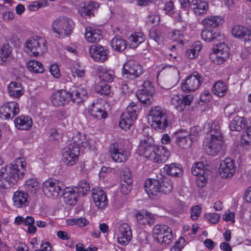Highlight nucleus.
I'll return each mask as SVG.
<instances>
[{
    "label": "nucleus",
    "mask_w": 251,
    "mask_h": 251,
    "mask_svg": "<svg viewBox=\"0 0 251 251\" xmlns=\"http://www.w3.org/2000/svg\"><path fill=\"white\" fill-rule=\"evenodd\" d=\"M26 162L21 158L0 171V187L6 189L15 184L22 178L25 174Z\"/></svg>",
    "instance_id": "nucleus-1"
},
{
    "label": "nucleus",
    "mask_w": 251,
    "mask_h": 251,
    "mask_svg": "<svg viewBox=\"0 0 251 251\" xmlns=\"http://www.w3.org/2000/svg\"><path fill=\"white\" fill-rule=\"evenodd\" d=\"M74 28V23L72 20L66 17L60 16L56 18L52 23V31L56 34L55 36L63 38L71 35Z\"/></svg>",
    "instance_id": "nucleus-2"
},
{
    "label": "nucleus",
    "mask_w": 251,
    "mask_h": 251,
    "mask_svg": "<svg viewBox=\"0 0 251 251\" xmlns=\"http://www.w3.org/2000/svg\"><path fill=\"white\" fill-rule=\"evenodd\" d=\"M141 108V105L138 103H130L126 108V111L121 115L119 124L120 127L125 130L129 129L137 119V115Z\"/></svg>",
    "instance_id": "nucleus-3"
},
{
    "label": "nucleus",
    "mask_w": 251,
    "mask_h": 251,
    "mask_svg": "<svg viewBox=\"0 0 251 251\" xmlns=\"http://www.w3.org/2000/svg\"><path fill=\"white\" fill-rule=\"evenodd\" d=\"M148 120L155 129L164 131L168 126L165 113L160 107L155 106L151 109Z\"/></svg>",
    "instance_id": "nucleus-4"
},
{
    "label": "nucleus",
    "mask_w": 251,
    "mask_h": 251,
    "mask_svg": "<svg viewBox=\"0 0 251 251\" xmlns=\"http://www.w3.org/2000/svg\"><path fill=\"white\" fill-rule=\"evenodd\" d=\"M64 187L62 181L49 178L43 183L42 189L44 193L48 197L56 199L62 195Z\"/></svg>",
    "instance_id": "nucleus-5"
},
{
    "label": "nucleus",
    "mask_w": 251,
    "mask_h": 251,
    "mask_svg": "<svg viewBox=\"0 0 251 251\" xmlns=\"http://www.w3.org/2000/svg\"><path fill=\"white\" fill-rule=\"evenodd\" d=\"M25 48L34 56L42 55L47 50L45 40L38 36L28 39L25 43Z\"/></svg>",
    "instance_id": "nucleus-6"
},
{
    "label": "nucleus",
    "mask_w": 251,
    "mask_h": 251,
    "mask_svg": "<svg viewBox=\"0 0 251 251\" xmlns=\"http://www.w3.org/2000/svg\"><path fill=\"white\" fill-rule=\"evenodd\" d=\"M154 239L161 245L169 244L172 240L171 229L164 225L155 226L153 229Z\"/></svg>",
    "instance_id": "nucleus-7"
},
{
    "label": "nucleus",
    "mask_w": 251,
    "mask_h": 251,
    "mask_svg": "<svg viewBox=\"0 0 251 251\" xmlns=\"http://www.w3.org/2000/svg\"><path fill=\"white\" fill-rule=\"evenodd\" d=\"M156 147L153 138L151 136H147L140 140L138 147V152L151 160L154 154Z\"/></svg>",
    "instance_id": "nucleus-8"
},
{
    "label": "nucleus",
    "mask_w": 251,
    "mask_h": 251,
    "mask_svg": "<svg viewBox=\"0 0 251 251\" xmlns=\"http://www.w3.org/2000/svg\"><path fill=\"white\" fill-rule=\"evenodd\" d=\"M143 73L142 67L133 60L126 62L123 67V76L129 79H133L137 78Z\"/></svg>",
    "instance_id": "nucleus-9"
},
{
    "label": "nucleus",
    "mask_w": 251,
    "mask_h": 251,
    "mask_svg": "<svg viewBox=\"0 0 251 251\" xmlns=\"http://www.w3.org/2000/svg\"><path fill=\"white\" fill-rule=\"evenodd\" d=\"M80 149L73 145H68L62 150V161L68 166L75 165L78 161Z\"/></svg>",
    "instance_id": "nucleus-10"
},
{
    "label": "nucleus",
    "mask_w": 251,
    "mask_h": 251,
    "mask_svg": "<svg viewBox=\"0 0 251 251\" xmlns=\"http://www.w3.org/2000/svg\"><path fill=\"white\" fill-rule=\"evenodd\" d=\"M229 55V49L225 43L217 45L216 50L210 54L211 61L216 64H222L226 62Z\"/></svg>",
    "instance_id": "nucleus-11"
},
{
    "label": "nucleus",
    "mask_w": 251,
    "mask_h": 251,
    "mask_svg": "<svg viewBox=\"0 0 251 251\" xmlns=\"http://www.w3.org/2000/svg\"><path fill=\"white\" fill-rule=\"evenodd\" d=\"M153 87L150 81L145 82L142 88L136 93L139 100L146 105H151L153 101L152 93Z\"/></svg>",
    "instance_id": "nucleus-12"
},
{
    "label": "nucleus",
    "mask_w": 251,
    "mask_h": 251,
    "mask_svg": "<svg viewBox=\"0 0 251 251\" xmlns=\"http://www.w3.org/2000/svg\"><path fill=\"white\" fill-rule=\"evenodd\" d=\"M19 105L17 102H6L0 107V118L2 120L13 118L19 113Z\"/></svg>",
    "instance_id": "nucleus-13"
},
{
    "label": "nucleus",
    "mask_w": 251,
    "mask_h": 251,
    "mask_svg": "<svg viewBox=\"0 0 251 251\" xmlns=\"http://www.w3.org/2000/svg\"><path fill=\"white\" fill-rule=\"evenodd\" d=\"M109 152L113 160L118 163L125 162L130 155L129 151L119 148L117 143L110 145Z\"/></svg>",
    "instance_id": "nucleus-14"
},
{
    "label": "nucleus",
    "mask_w": 251,
    "mask_h": 251,
    "mask_svg": "<svg viewBox=\"0 0 251 251\" xmlns=\"http://www.w3.org/2000/svg\"><path fill=\"white\" fill-rule=\"evenodd\" d=\"M236 171L234 161L231 158H226L221 161L219 172L220 176L224 178H230Z\"/></svg>",
    "instance_id": "nucleus-15"
},
{
    "label": "nucleus",
    "mask_w": 251,
    "mask_h": 251,
    "mask_svg": "<svg viewBox=\"0 0 251 251\" xmlns=\"http://www.w3.org/2000/svg\"><path fill=\"white\" fill-rule=\"evenodd\" d=\"M223 143V139H205V152L210 155H216L221 151Z\"/></svg>",
    "instance_id": "nucleus-16"
},
{
    "label": "nucleus",
    "mask_w": 251,
    "mask_h": 251,
    "mask_svg": "<svg viewBox=\"0 0 251 251\" xmlns=\"http://www.w3.org/2000/svg\"><path fill=\"white\" fill-rule=\"evenodd\" d=\"M145 190L150 197L154 199L161 195L160 182L155 179H147L144 183Z\"/></svg>",
    "instance_id": "nucleus-17"
},
{
    "label": "nucleus",
    "mask_w": 251,
    "mask_h": 251,
    "mask_svg": "<svg viewBox=\"0 0 251 251\" xmlns=\"http://www.w3.org/2000/svg\"><path fill=\"white\" fill-rule=\"evenodd\" d=\"M93 200L97 207L100 209L105 208L108 205V200L105 192L99 187L92 190Z\"/></svg>",
    "instance_id": "nucleus-18"
},
{
    "label": "nucleus",
    "mask_w": 251,
    "mask_h": 251,
    "mask_svg": "<svg viewBox=\"0 0 251 251\" xmlns=\"http://www.w3.org/2000/svg\"><path fill=\"white\" fill-rule=\"evenodd\" d=\"M89 54L96 61L103 62L107 59L108 50L99 44L94 45L89 48Z\"/></svg>",
    "instance_id": "nucleus-19"
},
{
    "label": "nucleus",
    "mask_w": 251,
    "mask_h": 251,
    "mask_svg": "<svg viewBox=\"0 0 251 251\" xmlns=\"http://www.w3.org/2000/svg\"><path fill=\"white\" fill-rule=\"evenodd\" d=\"M132 238V231L130 226L126 223H123L119 227L118 242L122 245L127 244Z\"/></svg>",
    "instance_id": "nucleus-20"
},
{
    "label": "nucleus",
    "mask_w": 251,
    "mask_h": 251,
    "mask_svg": "<svg viewBox=\"0 0 251 251\" xmlns=\"http://www.w3.org/2000/svg\"><path fill=\"white\" fill-rule=\"evenodd\" d=\"M14 206L16 208L26 207L29 203L28 194L24 191H17L14 192L13 198Z\"/></svg>",
    "instance_id": "nucleus-21"
},
{
    "label": "nucleus",
    "mask_w": 251,
    "mask_h": 251,
    "mask_svg": "<svg viewBox=\"0 0 251 251\" xmlns=\"http://www.w3.org/2000/svg\"><path fill=\"white\" fill-rule=\"evenodd\" d=\"M51 100L55 106H62L68 103L71 100V95L66 90H60L53 93Z\"/></svg>",
    "instance_id": "nucleus-22"
},
{
    "label": "nucleus",
    "mask_w": 251,
    "mask_h": 251,
    "mask_svg": "<svg viewBox=\"0 0 251 251\" xmlns=\"http://www.w3.org/2000/svg\"><path fill=\"white\" fill-rule=\"evenodd\" d=\"M171 103L176 110L182 112L186 109L187 106L188 105V95H173L171 97Z\"/></svg>",
    "instance_id": "nucleus-23"
},
{
    "label": "nucleus",
    "mask_w": 251,
    "mask_h": 251,
    "mask_svg": "<svg viewBox=\"0 0 251 251\" xmlns=\"http://www.w3.org/2000/svg\"><path fill=\"white\" fill-rule=\"evenodd\" d=\"M71 100L74 102L80 103L87 97V92L82 86L74 87L70 93Z\"/></svg>",
    "instance_id": "nucleus-24"
},
{
    "label": "nucleus",
    "mask_w": 251,
    "mask_h": 251,
    "mask_svg": "<svg viewBox=\"0 0 251 251\" xmlns=\"http://www.w3.org/2000/svg\"><path fill=\"white\" fill-rule=\"evenodd\" d=\"M170 153L169 150L164 146L156 147L154 154L152 156V159L154 162L157 163H162L165 162L169 158Z\"/></svg>",
    "instance_id": "nucleus-25"
},
{
    "label": "nucleus",
    "mask_w": 251,
    "mask_h": 251,
    "mask_svg": "<svg viewBox=\"0 0 251 251\" xmlns=\"http://www.w3.org/2000/svg\"><path fill=\"white\" fill-rule=\"evenodd\" d=\"M175 143L181 149H185L187 146L188 131L185 129H180L176 131L173 135Z\"/></svg>",
    "instance_id": "nucleus-26"
},
{
    "label": "nucleus",
    "mask_w": 251,
    "mask_h": 251,
    "mask_svg": "<svg viewBox=\"0 0 251 251\" xmlns=\"http://www.w3.org/2000/svg\"><path fill=\"white\" fill-rule=\"evenodd\" d=\"M232 34L236 38H244L245 41H251V30L242 25L234 26L232 30Z\"/></svg>",
    "instance_id": "nucleus-27"
},
{
    "label": "nucleus",
    "mask_w": 251,
    "mask_h": 251,
    "mask_svg": "<svg viewBox=\"0 0 251 251\" xmlns=\"http://www.w3.org/2000/svg\"><path fill=\"white\" fill-rule=\"evenodd\" d=\"M85 37L90 43H97L102 39L101 30L93 27H87L85 28Z\"/></svg>",
    "instance_id": "nucleus-28"
},
{
    "label": "nucleus",
    "mask_w": 251,
    "mask_h": 251,
    "mask_svg": "<svg viewBox=\"0 0 251 251\" xmlns=\"http://www.w3.org/2000/svg\"><path fill=\"white\" fill-rule=\"evenodd\" d=\"M189 6L196 15H203L208 9V3L200 0H193Z\"/></svg>",
    "instance_id": "nucleus-29"
},
{
    "label": "nucleus",
    "mask_w": 251,
    "mask_h": 251,
    "mask_svg": "<svg viewBox=\"0 0 251 251\" xmlns=\"http://www.w3.org/2000/svg\"><path fill=\"white\" fill-rule=\"evenodd\" d=\"M224 23V19L219 16H209L203 19L201 24L205 28H216Z\"/></svg>",
    "instance_id": "nucleus-30"
},
{
    "label": "nucleus",
    "mask_w": 251,
    "mask_h": 251,
    "mask_svg": "<svg viewBox=\"0 0 251 251\" xmlns=\"http://www.w3.org/2000/svg\"><path fill=\"white\" fill-rule=\"evenodd\" d=\"M69 145H73L80 150V147L90 148L89 140L85 134L76 133L72 137V143Z\"/></svg>",
    "instance_id": "nucleus-31"
},
{
    "label": "nucleus",
    "mask_w": 251,
    "mask_h": 251,
    "mask_svg": "<svg viewBox=\"0 0 251 251\" xmlns=\"http://www.w3.org/2000/svg\"><path fill=\"white\" fill-rule=\"evenodd\" d=\"M62 194L65 202L70 205L75 204L77 202V196L78 195L77 192L71 188H64Z\"/></svg>",
    "instance_id": "nucleus-32"
},
{
    "label": "nucleus",
    "mask_w": 251,
    "mask_h": 251,
    "mask_svg": "<svg viewBox=\"0 0 251 251\" xmlns=\"http://www.w3.org/2000/svg\"><path fill=\"white\" fill-rule=\"evenodd\" d=\"M7 88L9 96L15 98L22 96L25 92L22 85L17 82H11L8 86Z\"/></svg>",
    "instance_id": "nucleus-33"
},
{
    "label": "nucleus",
    "mask_w": 251,
    "mask_h": 251,
    "mask_svg": "<svg viewBox=\"0 0 251 251\" xmlns=\"http://www.w3.org/2000/svg\"><path fill=\"white\" fill-rule=\"evenodd\" d=\"M16 127L22 130H28L32 126V121L28 116H21L15 120Z\"/></svg>",
    "instance_id": "nucleus-34"
},
{
    "label": "nucleus",
    "mask_w": 251,
    "mask_h": 251,
    "mask_svg": "<svg viewBox=\"0 0 251 251\" xmlns=\"http://www.w3.org/2000/svg\"><path fill=\"white\" fill-rule=\"evenodd\" d=\"M201 37L204 41L210 42L214 41H219L222 38V36L219 32L215 31L213 30L207 29L206 28L203 29L201 33Z\"/></svg>",
    "instance_id": "nucleus-35"
},
{
    "label": "nucleus",
    "mask_w": 251,
    "mask_h": 251,
    "mask_svg": "<svg viewBox=\"0 0 251 251\" xmlns=\"http://www.w3.org/2000/svg\"><path fill=\"white\" fill-rule=\"evenodd\" d=\"M246 119L239 116H235L229 124V128L232 131H241L247 126Z\"/></svg>",
    "instance_id": "nucleus-36"
},
{
    "label": "nucleus",
    "mask_w": 251,
    "mask_h": 251,
    "mask_svg": "<svg viewBox=\"0 0 251 251\" xmlns=\"http://www.w3.org/2000/svg\"><path fill=\"white\" fill-rule=\"evenodd\" d=\"M163 170L167 175L176 177L181 176L183 174L182 169L181 165L178 164L171 163L170 164H166L163 168Z\"/></svg>",
    "instance_id": "nucleus-37"
},
{
    "label": "nucleus",
    "mask_w": 251,
    "mask_h": 251,
    "mask_svg": "<svg viewBox=\"0 0 251 251\" xmlns=\"http://www.w3.org/2000/svg\"><path fill=\"white\" fill-rule=\"evenodd\" d=\"M208 125V132L205 139H223L220 126L216 122L211 123L210 125L209 123Z\"/></svg>",
    "instance_id": "nucleus-38"
},
{
    "label": "nucleus",
    "mask_w": 251,
    "mask_h": 251,
    "mask_svg": "<svg viewBox=\"0 0 251 251\" xmlns=\"http://www.w3.org/2000/svg\"><path fill=\"white\" fill-rule=\"evenodd\" d=\"M146 37L142 32H135L128 37V44L130 48L134 49L143 43Z\"/></svg>",
    "instance_id": "nucleus-39"
},
{
    "label": "nucleus",
    "mask_w": 251,
    "mask_h": 251,
    "mask_svg": "<svg viewBox=\"0 0 251 251\" xmlns=\"http://www.w3.org/2000/svg\"><path fill=\"white\" fill-rule=\"evenodd\" d=\"M202 77L197 72H194L189 75V92L198 89L202 82Z\"/></svg>",
    "instance_id": "nucleus-40"
},
{
    "label": "nucleus",
    "mask_w": 251,
    "mask_h": 251,
    "mask_svg": "<svg viewBox=\"0 0 251 251\" xmlns=\"http://www.w3.org/2000/svg\"><path fill=\"white\" fill-rule=\"evenodd\" d=\"M99 5L94 1L85 2L83 7L79 10L82 16L94 15L93 11L99 8Z\"/></svg>",
    "instance_id": "nucleus-41"
},
{
    "label": "nucleus",
    "mask_w": 251,
    "mask_h": 251,
    "mask_svg": "<svg viewBox=\"0 0 251 251\" xmlns=\"http://www.w3.org/2000/svg\"><path fill=\"white\" fill-rule=\"evenodd\" d=\"M12 49L8 43L3 44L0 51V64H3L8 61L11 58Z\"/></svg>",
    "instance_id": "nucleus-42"
},
{
    "label": "nucleus",
    "mask_w": 251,
    "mask_h": 251,
    "mask_svg": "<svg viewBox=\"0 0 251 251\" xmlns=\"http://www.w3.org/2000/svg\"><path fill=\"white\" fill-rule=\"evenodd\" d=\"M110 44L114 50L119 52L124 50L127 46L126 41L119 36L113 38L111 41Z\"/></svg>",
    "instance_id": "nucleus-43"
},
{
    "label": "nucleus",
    "mask_w": 251,
    "mask_h": 251,
    "mask_svg": "<svg viewBox=\"0 0 251 251\" xmlns=\"http://www.w3.org/2000/svg\"><path fill=\"white\" fill-rule=\"evenodd\" d=\"M137 220L139 224L142 225L151 226L154 223L153 216L150 213H137L136 215Z\"/></svg>",
    "instance_id": "nucleus-44"
},
{
    "label": "nucleus",
    "mask_w": 251,
    "mask_h": 251,
    "mask_svg": "<svg viewBox=\"0 0 251 251\" xmlns=\"http://www.w3.org/2000/svg\"><path fill=\"white\" fill-rule=\"evenodd\" d=\"M28 70L33 73L42 74L45 72V68L43 65L39 61L31 60L27 63Z\"/></svg>",
    "instance_id": "nucleus-45"
},
{
    "label": "nucleus",
    "mask_w": 251,
    "mask_h": 251,
    "mask_svg": "<svg viewBox=\"0 0 251 251\" xmlns=\"http://www.w3.org/2000/svg\"><path fill=\"white\" fill-rule=\"evenodd\" d=\"M212 91L219 97L224 96L227 93V86L222 81H218L213 86Z\"/></svg>",
    "instance_id": "nucleus-46"
},
{
    "label": "nucleus",
    "mask_w": 251,
    "mask_h": 251,
    "mask_svg": "<svg viewBox=\"0 0 251 251\" xmlns=\"http://www.w3.org/2000/svg\"><path fill=\"white\" fill-rule=\"evenodd\" d=\"M91 118L96 121L105 119L107 116L106 112L101 108L94 106L89 111Z\"/></svg>",
    "instance_id": "nucleus-47"
},
{
    "label": "nucleus",
    "mask_w": 251,
    "mask_h": 251,
    "mask_svg": "<svg viewBox=\"0 0 251 251\" xmlns=\"http://www.w3.org/2000/svg\"><path fill=\"white\" fill-rule=\"evenodd\" d=\"M79 195L84 196L90 190V184L87 181L83 179L80 180L77 186L75 187Z\"/></svg>",
    "instance_id": "nucleus-48"
},
{
    "label": "nucleus",
    "mask_w": 251,
    "mask_h": 251,
    "mask_svg": "<svg viewBox=\"0 0 251 251\" xmlns=\"http://www.w3.org/2000/svg\"><path fill=\"white\" fill-rule=\"evenodd\" d=\"M95 90L101 95L110 96L111 94L110 85L103 82L98 83L95 87Z\"/></svg>",
    "instance_id": "nucleus-49"
},
{
    "label": "nucleus",
    "mask_w": 251,
    "mask_h": 251,
    "mask_svg": "<svg viewBox=\"0 0 251 251\" xmlns=\"http://www.w3.org/2000/svg\"><path fill=\"white\" fill-rule=\"evenodd\" d=\"M25 188L27 191L35 194L39 189V183L34 179H29L26 181Z\"/></svg>",
    "instance_id": "nucleus-50"
},
{
    "label": "nucleus",
    "mask_w": 251,
    "mask_h": 251,
    "mask_svg": "<svg viewBox=\"0 0 251 251\" xmlns=\"http://www.w3.org/2000/svg\"><path fill=\"white\" fill-rule=\"evenodd\" d=\"M66 224L69 226L76 225L79 227H84L89 224V221L86 218L81 217L77 219H69L67 220Z\"/></svg>",
    "instance_id": "nucleus-51"
},
{
    "label": "nucleus",
    "mask_w": 251,
    "mask_h": 251,
    "mask_svg": "<svg viewBox=\"0 0 251 251\" xmlns=\"http://www.w3.org/2000/svg\"><path fill=\"white\" fill-rule=\"evenodd\" d=\"M201 48L202 46L200 42L196 41L194 42L191 49H189V58L194 59L197 57Z\"/></svg>",
    "instance_id": "nucleus-52"
},
{
    "label": "nucleus",
    "mask_w": 251,
    "mask_h": 251,
    "mask_svg": "<svg viewBox=\"0 0 251 251\" xmlns=\"http://www.w3.org/2000/svg\"><path fill=\"white\" fill-rule=\"evenodd\" d=\"M160 188L161 194H169L173 190L172 181L168 179L164 180L162 183H160Z\"/></svg>",
    "instance_id": "nucleus-53"
},
{
    "label": "nucleus",
    "mask_w": 251,
    "mask_h": 251,
    "mask_svg": "<svg viewBox=\"0 0 251 251\" xmlns=\"http://www.w3.org/2000/svg\"><path fill=\"white\" fill-rule=\"evenodd\" d=\"M204 166L201 162L196 163L192 167L191 172L194 176L204 175L205 174L204 170Z\"/></svg>",
    "instance_id": "nucleus-54"
},
{
    "label": "nucleus",
    "mask_w": 251,
    "mask_h": 251,
    "mask_svg": "<svg viewBox=\"0 0 251 251\" xmlns=\"http://www.w3.org/2000/svg\"><path fill=\"white\" fill-rule=\"evenodd\" d=\"M114 72L112 70H103L100 74V78L101 80L105 82H112L114 79Z\"/></svg>",
    "instance_id": "nucleus-55"
},
{
    "label": "nucleus",
    "mask_w": 251,
    "mask_h": 251,
    "mask_svg": "<svg viewBox=\"0 0 251 251\" xmlns=\"http://www.w3.org/2000/svg\"><path fill=\"white\" fill-rule=\"evenodd\" d=\"M200 128L198 126L191 127L189 131V140L192 142L197 141L199 138Z\"/></svg>",
    "instance_id": "nucleus-56"
},
{
    "label": "nucleus",
    "mask_w": 251,
    "mask_h": 251,
    "mask_svg": "<svg viewBox=\"0 0 251 251\" xmlns=\"http://www.w3.org/2000/svg\"><path fill=\"white\" fill-rule=\"evenodd\" d=\"M121 178L123 182L132 183L131 172L127 168H126L123 171Z\"/></svg>",
    "instance_id": "nucleus-57"
},
{
    "label": "nucleus",
    "mask_w": 251,
    "mask_h": 251,
    "mask_svg": "<svg viewBox=\"0 0 251 251\" xmlns=\"http://www.w3.org/2000/svg\"><path fill=\"white\" fill-rule=\"evenodd\" d=\"M160 21V16L156 13H151L147 17V22L149 23L157 25Z\"/></svg>",
    "instance_id": "nucleus-58"
},
{
    "label": "nucleus",
    "mask_w": 251,
    "mask_h": 251,
    "mask_svg": "<svg viewBox=\"0 0 251 251\" xmlns=\"http://www.w3.org/2000/svg\"><path fill=\"white\" fill-rule=\"evenodd\" d=\"M197 176V177L196 179V183L197 186L200 188L203 187L206 184L207 182L205 174L204 175H201Z\"/></svg>",
    "instance_id": "nucleus-59"
},
{
    "label": "nucleus",
    "mask_w": 251,
    "mask_h": 251,
    "mask_svg": "<svg viewBox=\"0 0 251 251\" xmlns=\"http://www.w3.org/2000/svg\"><path fill=\"white\" fill-rule=\"evenodd\" d=\"M205 217L212 224L217 223L220 218L218 213H208L205 214Z\"/></svg>",
    "instance_id": "nucleus-60"
},
{
    "label": "nucleus",
    "mask_w": 251,
    "mask_h": 251,
    "mask_svg": "<svg viewBox=\"0 0 251 251\" xmlns=\"http://www.w3.org/2000/svg\"><path fill=\"white\" fill-rule=\"evenodd\" d=\"M132 183L122 182L121 185V192L124 195H127L132 189Z\"/></svg>",
    "instance_id": "nucleus-61"
},
{
    "label": "nucleus",
    "mask_w": 251,
    "mask_h": 251,
    "mask_svg": "<svg viewBox=\"0 0 251 251\" xmlns=\"http://www.w3.org/2000/svg\"><path fill=\"white\" fill-rule=\"evenodd\" d=\"M201 212V207L198 206L196 205L195 206L193 207L191 209V218L193 220H196L198 219L199 215L200 214Z\"/></svg>",
    "instance_id": "nucleus-62"
},
{
    "label": "nucleus",
    "mask_w": 251,
    "mask_h": 251,
    "mask_svg": "<svg viewBox=\"0 0 251 251\" xmlns=\"http://www.w3.org/2000/svg\"><path fill=\"white\" fill-rule=\"evenodd\" d=\"M72 72L74 76H77L78 77L82 78L85 75V71L79 67V68H75V66H73L71 68Z\"/></svg>",
    "instance_id": "nucleus-63"
},
{
    "label": "nucleus",
    "mask_w": 251,
    "mask_h": 251,
    "mask_svg": "<svg viewBox=\"0 0 251 251\" xmlns=\"http://www.w3.org/2000/svg\"><path fill=\"white\" fill-rule=\"evenodd\" d=\"M50 71L54 77L59 78L60 76V70L57 65H51L50 68Z\"/></svg>",
    "instance_id": "nucleus-64"
}]
</instances>
